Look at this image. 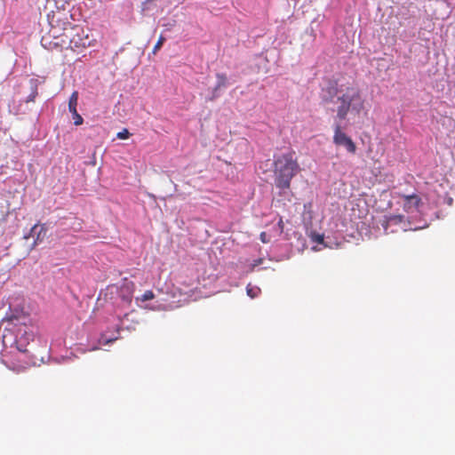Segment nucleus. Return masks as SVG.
<instances>
[{
    "label": "nucleus",
    "instance_id": "1",
    "mask_svg": "<svg viewBox=\"0 0 455 455\" xmlns=\"http://www.w3.org/2000/svg\"><path fill=\"white\" fill-rule=\"evenodd\" d=\"M294 156L295 152L293 150L274 155V183L275 188L281 190L280 196L291 188L292 179L300 172V166Z\"/></svg>",
    "mask_w": 455,
    "mask_h": 455
},
{
    "label": "nucleus",
    "instance_id": "2",
    "mask_svg": "<svg viewBox=\"0 0 455 455\" xmlns=\"http://www.w3.org/2000/svg\"><path fill=\"white\" fill-rule=\"evenodd\" d=\"M134 291V283L124 277L119 283L109 284L105 290H100L98 300L103 298L114 307L126 309L132 305Z\"/></svg>",
    "mask_w": 455,
    "mask_h": 455
},
{
    "label": "nucleus",
    "instance_id": "3",
    "mask_svg": "<svg viewBox=\"0 0 455 455\" xmlns=\"http://www.w3.org/2000/svg\"><path fill=\"white\" fill-rule=\"evenodd\" d=\"M34 340V333L30 331L27 324L17 326L15 332L9 335H4L2 341L1 355L3 357L12 354V351L9 350L15 348L16 351L24 355H28L29 351L27 347L29 346L30 341Z\"/></svg>",
    "mask_w": 455,
    "mask_h": 455
},
{
    "label": "nucleus",
    "instance_id": "4",
    "mask_svg": "<svg viewBox=\"0 0 455 455\" xmlns=\"http://www.w3.org/2000/svg\"><path fill=\"white\" fill-rule=\"evenodd\" d=\"M337 102L340 104L337 108L335 122L337 120L340 122L346 120L349 112L358 115L363 109V100L360 92L352 87H347L346 90H342V92L337 99Z\"/></svg>",
    "mask_w": 455,
    "mask_h": 455
},
{
    "label": "nucleus",
    "instance_id": "5",
    "mask_svg": "<svg viewBox=\"0 0 455 455\" xmlns=\"http://www.w3.org/2000/svg\"><path fill=\"white\" fill-rule=\"evenodd\" d=\"M42 81L37 78L29 79L30 93L22 100H12L8 104L9 112L14 116L27 115L31 112L32 108L29 106L31 102H35L38 96V86Z\"/></svg>",
    "mask_w": 455,
    "mask_h": 455
},
{
    "label": "nucleus",
    "instance_id": "6",
    "mask_svg": "<svg viewBox=\"0 0 455 455\" xmlns=\"http://www.w3.org/2000/svg\"><path fill=\"white\" fill-rule=\"evenodd\" d=\"M332 128L334 132L332 137L333 144L338 148H345L348 154L355 155L357 146L352 138L344 132L345 126H342L339 122H334Z\"/></svg>",
    "mask_w": 455,
    "mask_h": 455
},
{
    "label": "nucleus",
    "instance_id": "7",
    "mask_svg": "<svg viewBox=\"0 0 455 455\" xmlns=\"http://www.w3.org/2000/svg\"><path fill=\"white\" fill-rule=\"evenodd\" d=\"M4 319L14 326L24 325L28 319V314L20 305H10Z\"/></svg>",
    "mask_w": 455,
    "mask_h": 455
},
{
    "label": "nucleus",
    "instance_id": "8",
    "mask_svg": "<svg viewBox=\"0 0 455 455\" xmlns=\"http://www.w3.org/2000/svg\"><path fill=\"white\" fill-rule=\"evenodd\" d=\"M342 90V86L339 87L336 80H329L327 84L322 88V101L324 103H337V99Z\"/></svg>",
    "mask_w": 455,
    "mask_h": 455
},
{
    "label": "nucleus",
    "instance_id": "9",
    "mask_svg": "<svg viewBox=\"0 0 455 455\" xmlns=\"http://www.w3.org/2000/svg\"><path fill=\"white\" fill-rule=\"evenodd\" d=\"M217 82L213 88L209 89L210 93L206 96V101H215L222 95V89L228 87L229 83L225 73H216Z\"/></svg>",
    "mask_w": 455,
    "mask_h": 455
},
{
    "label": "nucleus",
    "instance_id": "10",
    "mask_svg": "<svg viewBox=\"0 0 455 455\" xmlns=\"http://www.w3.org/2000/svg\"><path fill=\"white\" fill-rule=\"evenodd\" d=\"M78 105V92H73L68 100V111L71 114L73 124L76 126H80L84 124L83 116L77 111Z\"/></svg>",
    "mask_w": 455,
    "mask_h": 455
},
{
    "label": "nucleus",
    "instance_id": "11",
    "mask_svg": "<svg viewBox=\"0 0 455 455\" xmlns=\"http://www.w3.org/2000/svg\"><path fill=\"white\" fill-rule=\"evenodd\" d=\"M118 339V336L114 334L108 335L107 332H100L98 337L92 340V343L88 344V350L92 351L99 349L101 346L111 345Z\"/></svg>",
    "mask_w": 455,
    "mask_h": 455
},
{
    "label": "nucleus",
    "instance_id": "12",
    "mask_svg": "<svg viewBox=\"0 0 455 455\" xmlns=\"http://www.w3.org/2000/svg\"><path fill=\"white\" fill-rule=\"evenodd\" d=\"M132 312V310H131V312H125L123 315H117L119 323L116 324V332L119 334L122 331H128L131 332L135 330V325L138 323V322L131 320V323H128L130 321L129 316L131 315Z\"/></svg>",
    "mask_w": 455,
    "mask_h": 455
},
{
    "label": "nucleus",
    "instance_id": "13",
    "mask_svg": "<svg viewBox=\"0 0 455 455\" xmlns=\"http://www.w3.org/2000/svg\"><path fill=\"white\" fill-rule=\"evenodd\" d=\"M421 205H422L421 198L416 194H411V195L406 196L404 198L403 208L408 212H413L414 210L417 212H419V207Z\"/></svg>",
    "mask_w": 455,
    "mask_h": 455
},
{
    "label": "nucleus",
    "instance_id": "14",
    "mask_svg": "<svg viewBox=\"0 0 455 455\" xmlns=\"http://www.w3.org/2000/svg\"><path fill=\"white\" fill-rule=\"evenodd\" d=\"M403 219H404V216L402 214H396V215L392 214L389 216H385V220L381 223V226H382L385 233L389 234V233L396 232V230L393 229V228L389 230V228L394 225L401 224L403 222Z\"/></svg>",
    "mask_w": 455,
    "mask_h": 455
},
{
    "label": "nucleus",
    "instance_id": "15",
    "mask_svg": "<svg viewBox=\"0 0 455 455\" xmlns=\"http://www.w3.org/2000/svg\"><path fill=\"white\" fill-rule=\"evenodd\" d=\"M48 227L45 223H40V227L36 231L33 243L28 246V251H32L36 247L40 245L47 236Z\"/></svg>",
    "mask_w": 455,
    "mask_h": 455
},
{
    "label": "nucleus",
    "instance_id": "16",
    "mask_svg": "<svg viewBox=\"0 0 455 455\" xmlns=\"http://www.w3.org/2000/svg\"><path fill=\"white\" fill-rule=\"evenodd\" d=\"M306 234L310 238L311 242L315 243L316 245H323V247H328V243L325 241V235L323 233H319L317 230L314 229L312 227H306Z\"/></svg>",
    "mask_w": 455,
    "mask_h": 455
},
{
    "label": "nucleus",
    "instance_id": "17",
    "mask_svg": "<svg viewBox=\"0 0 455 455\" xmlns=\"http://www.w3.org/2000/svg\"><path fill=\"white\" fill-rule=\"evenodd\" d=\"M155 298V293L148 290V291H146L142 295L141 297H137L135 299V303L138 307H144V308H149V309H154V307H150L148 306H143L141 303L143 302H146V301H149V300H152L153 299Z\"/></svg>",
    "mask_w": 455,
    "mask_h": 455
},
{
    "label": "nucleus",
    "instance_id": "18",
    "mask_svg": "<svg viewBox=\"0 0 455 455\" xmlns=\"http://www.w3.org/2000/svg\"><path fill=\"white\" fill-rule=\"evenodd\" d=\"M414 216L409 217L408 228L411 230H419L428 227V222L424 219H419L412 227ZM404 230H407V225L404 224Z\"/></svg>",
    "mask_w": 455,
    "mask_h": 455
},
{
    "label": "nucleus",
    "instance_id": "19",
    "mask_svg": "<svg viewBox=\"0 0 455 455\" xmlns=\"http://www.w3.org/2000/svg\"><path fill=\"white\" fill-rule=\"evenodd\" d=\"M261 292L259 287L256 285H252L251 283L247 284L246 286V293L251 299L257 298Z\"/></svg>",
    "mask_w": 455,
    "mask_h": 455
},
{
    "label": "nucleus",
    "instance_id": "20",
    "mask_svg": "<svg viewBox=\"0 0 455 455\" xmlns=\"http://www.w3.org/2000/svg\"><path fill=\"white\" fill-rule=\"evenodd\" d=\"M40 227V221L34 224L28 231H24L23 239L28 240L29 238H35L36 231Z\"/></svg>",
    "mask_w": 455,
    "mask_h": 455
},
{
    "label": "nucleus",
    "instance_id": "21",
    "mask_svg": "<svg viewBox=\"0 0 455 455\" xmlns=\"http://www.w3.org/2000/svg\"><path fill=\"white\" fill-rule=\"evenodd\" d=\"M72 44H74V46L75 47H77V48H86L88 46H91V42L88 41V37L86 36V38H79L78 40H72L71 41Z\"/></svg>",
    "mask_w": 455,
    "mask_h": 455
},
{
    "label": "nucleus",
    "instance_id": "22",
    "mask_svg": "<svg viewBox=\"0 0 455 455\" xmlns=\"http://www.w3.org/2000/svg\"><path fill=\"white\" fill-rule=\"evenodd\" d=\"M165 41H166V38L163 35H160L156 44H155V46L152 50V54H156L162 48V46Z\"/></svg>",
    "mask_w": 455,
    "mask_h": 455
},
{
    "label": "nucleus",
    "instance_id": "23",
    "mask_svg": "<svg viewBox=\"0 0 455 455\" xmlns=\"http://www.w3.org/2000/svg\"><path fill=\"white\" fill-rule=\"evenodd\" d=\"M132 136V133L127 128H124L122 131L118 132L116 134V138L119 140H127Z\"/></svg>",
    "mask_w": 455,
    "mask_h": 455
},
{
    "label": "nucleus",
    "instance_id": "24",
    "mask_svg": "<svg viewBox=\"0 0 455 455\" xmlns=\"http://www.w3.org/2000/svg\"><path fill=\"white\" fill-rule=\"evenodd\" d=\"M264 259L262 258L256 259L249 265L248 272H252L255 268L260 266L263 263Z\"/></svg>",
    "mask_w": 455,
    "mask_h": 455
},
{
    "label": "nucleus",
    "instance_id": "25",
    "mask_svg": "<svg viewBox=\"0 0 455 455\" xmlns=\"http://www.w3.org/2000/svg\"><path fill=\"white\" fill-rule=\"evenodd\" d=\"M259 239L262 243H267L269 242V238L266 232H261L259 235Z\"/></svg>",
    "mask_w": 455,
    "mask_h": 455
},
{
    "label": "nucleus",
    "instance_id": "26",
    "mask_svg": "<svg viewBox=\"0 0 455 455\" xmlns=\"http://www.w3.org/2000/svg\"><path fill=\"white\" fill-rule=\"evenodd\" d=\"M277 226L283 230V220L280 219L278 223H277Z\"/></svg>",
    "mask_w": 455,
    "mask_h": 455
},
{
    "label": "nucleus",
    "instance_id": "27",
    "mask_svg": "<svg viewBox=\"0 0 455 455\" xmlns=\"http://www.w3.org/2000/svg\"><path fill=\"white\" fill-rule=\"evenodd\" d=\"M36 357L34 355L31 356V359L29 360V363L36 365Z\"/></svg>",
    "mask_w": 455,
    "mask_h": 455
},
{
    "label": "nucleus",
    "instance_id": "28",
    "mask_svg": "<svg viewBox=\"0 0 455 455\" xmlns=\"http://www.w3.org/2000/svg\"><path fill=\"white\" fill-rule=\"evenodd\" d=\"M153 0H145L144 2H142V4L145 6V5H147L148 4H149Z\"/></svg>",
    "mask_w": 455,
    "mask_h": 455
},
{
    "label": "nucleus",
    "instance_id": "29",
    "mask_svg": "<svg viewBox=\"0 0 455 455\" xmlns=\"http://www.w3.org/2000/svg\"><path fill=\"white\" fill-rule=\"evenodd\" d=\"M452 202H453L452 198H451V197L448 198V200H447L448 204H450V205L452 204Z\"/></svg>",
    "mask_w": 455,
    "mask_h": 455
},
{
    "label": "nucleus",
    "instance_id": "30",
    "mask_svg": "<svg viewBox=\"0 0 455 455\" xmlns=\"http://www.w3.org/2000/svg\"><path fill=\"white\" fill-rule=\"evenodd\" d=\"M148 196H149V197H151V198H153V199H156V196H155V195H153V194H148Z\"/></svg>",
    "mask_w": 455,
    "mask_h": 455
},
{
    "label": "nucleus",
    "instance_id": "31",
    "mask_svg": "<svg viewBox=\"0 0 455 455\" xmlns=\"http://www.w3.org/2000/svg\"><path fill=\"white\" fill-rule=\"evenodd\" d=\"M95 163H96V161H95V160L91 161V164H95Z\"/></svg>",
    "mask_w": 455,
    "mask_h": 455
}]
</instances>
